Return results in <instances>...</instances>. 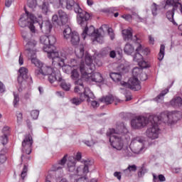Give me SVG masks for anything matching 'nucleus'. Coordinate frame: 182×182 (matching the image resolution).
I'll use <instances>...</instances> for the list:
<instances>
[{"label":"nucleus","instance_id":"f257e3e1","mask_svg":"<svg viewBox=\"0 0 182 182\" xmlns=\"http://www.w3.org/2000/svg\"><path fill=\"white\" fill-rule=\"evenodd\" d=\"M81 74L82 79L86 80V82H95L96 83H102L103 82V76L100 73H93L92 70H95V65L93 64V59L90 54L86 53L85 55V62L82 61L80 65V69L74 68L71 71L70 77L72 80L77 82Z\"/></svg>","mask_w":182,"mask_h":182},{"label":"nucleus","instance_id":"f03ea898","mask_svg":"<svg viewBox=\"0 0 182 182\" xmlns=\"http://www.w3.org/2000/svg\"><path fill=\"white\" fill-rule=\"evenodd\" d=\"M87 21L88 20H87L85 25L83 24L82 26V24H80V26L85 28L82 33L83 39H86V35H87L92 38L93 42L96 41L98 43H103V38L106 32L109 35L112 41L114 39V33L113 32L112 28H109L108 25L104 24L99 29L95 30L93 26L87 27Z\"/></svg>","mask_w":182,"mask_h":182},{"label":"nucleus","instance_id":"7ed1b4c3","mask_svg":"<svg viewBox=\"0 0 182 182\" xmlns=\"http://www.w3.org/2000/svg\"><path fill=\"white\" fill-rule=\"evenodd\" d=\"M129 134V129L124 125V123L121 122L117 124L115 129H109L107 132V136L109 137V143L116 150H122L123 149L124 142L123 137L127 139Z\"/></svg>","mask_w":182,"mask_h":182},{"label":"nucleus","instance_id":"20e7f679","mask_svg":"<svg viewBox=\"0 0 182 182\" xmlns=\"http://www.w3.org/2000/svg\"><path fill=\"white\" fill-rule=\"evenodd\" d=\"M43 50L47 53L48 59H52L53 65H56L60 68H66V66L75 68L76 66V60L71 59L69 60L68 55L65 53H58L56 50H50V48H43Z\"/></svg>","mask_w":182,"mask_h":182},{"label":"nucleus","instance_id":"39448f33","mask_svg":"<svg viewBox=\"0 0 182 182\" xmlns=\"http://www.w3.org/2000/svg\"><path fill=\"white\" fill-rule=\"evenodd\" d=\"M65 8L68 11L73 10L77 14V22L78 25H86L87 21L90 19V14L83 11L79 4L75 0H66Z\"/></svg>","mask_w":182,"mask_h":182},{"label":"nucleus","instance_id":"423d86ee","mask_svg":"<svg viewBox=\"0 0 182 182\" xmlns=\"http://www.w3.org/2000/svg\"><path fill=\"white\" fill-rule=\"evenodd\" d=\"M22 38L26 41V49L27 50V55L32 61V59H36V45L38 42L33 38L35 33L24 31L22 33Z\"/></svg>","mask_w":182,"mask_h":182},{"label":"nucleus","instance_id":"0eeeda50","mask_svg":"<svg viewBox=\"0 0 182 182\" xmlns=\"http://www.w3.org/2000/svg\"><path fill=\"white\" fill-rule=\"evenodd\" d=\"M149 120L151 126L146 131V137L151 140H156V139H159V134H160L159 124H160V122H162L161 119L159 116H149Z\"/></svg>","mask_w":182,"mask_h":182},{"label":"nucleus","instance_id":"6e6552de","mask_svg":"<svg viewBox=\"0 0 182 182\" xmlns=\"http://www.w3.org/2000/svg\"><path fill=\"white\" fill-rule=\"evenodd\" d=\"M35 23H36V17L26 10V14L21 15L18 20L19 26H21V28H26V26H28L31 33H36Z\"/></svg>","mask_w":182,"mask_h":182},{"label":"nucleus","instance_id":"1a4fd4ad","mask_svg":"<svg viewBox=\"0 0 182 182\" xmlns=\"http://www.w3.org/2000/svg\"><path fill=\"white\" fill-rule=\"evenodd\" d=\"M31 63L35 65L36 68H38V70H35V75L39 77V79L43 77V76L51 75V73H54L53 72L56 70V68H52L50 66L43 65L38 58H32Z\"/></svg>","mask_w":182,"mask_h":182},{"label":"nucleus","instance_id":"9d476101","mask_svg":"<svg viewBox=\"0 0 182 182\" xmlns=\"http://www.w3.org/2000/svg\"><path fill=\"white\" fill-rule=\"evenodd\" d=\"M163 123L173 124L182 119V112L180 111L164 112L159 115Z\"/></svg>","mask_w":182,"mask_h":182},{"label":"nucleus","instance_id":"9b49d317","mask_svg":"<svg viewBox=\"0 0 182 182\" xmlns=\"http://www.w3.org/2000/svg\"><path fill=\"white\" fill-rule=\"evenodd\" d=\"M131 151L134 154H141L146 151V140L141 136H136L133 138L130 144Z\"/></svg>","mask_w":182,"mask_h":182},{"label":"nucleus","instance_id":"f8f14e48","mask_svg":"<svg viewBox=\"0 0 182 182\" xmlns=\"http://www.w3.org/2000/svg\"><path fill=\"white\" fill-rule=\"evenodd\" d=\"M38 3L39 8L41 11L46 15L48 12H49V4L53 5L55 8H65V5L63 4L65 0H37Z\"/></svg>","mask_w":182,"mask_h":182},{"label":"nucleus","instance_id":"ddd939ff","mask_svg":"<svg viewBox=\"0 0 182 182\" xmlns=\"http://www.w3.org/2000/svg\"><path fill=\"white\" fill-rule=\"evenodd\" d=\"M63 36L64 39L70 41L72 45H79V42H80V37L79 36V33H77L76 31H72V28H70L69 26H67L64 29Z\"/></svg>","mask_w":182,"mask_h":182},{"label":"nucleus","instance_id":"4468645a","mask_svg":"<svg viewBox=\"0 0 182 182\" xmlns=\"http://www.w3.org/2000/svg\"><path fill=\"white\" fill-rule=\"evenodd\" d=\"M149 122L150 119L149 118H146L144 116H138L131 120V127L134 130H139L146 127Z\"/></svg>","mask_w":182,"mask_h":182},{"label":"nucleus","instance_id":"2eb2a0df","mask_svg":"<svg viewBox=\"0 0 182 182\" xmlns=\"http://www.w3.org/2000/svg\"><path fill=\"white\" fill-rule=\"evenodd\" d=\"M90 99H95V95H93V92L90 90V88H86L84 94H81L80 95V98L74 97L73 100H71V103L73 105H75L76 106H79L82 102H85V100H87V102L89 103L90 102Z\"/></svg>","mask_w":182,"mask_h":182},{"label":"nucleus","instance_id":"dca6fc26","mask_svg":"<svg viewBox=\"0 0 182 182\" xmlns=\"http://www.w3.org/2000/svg\"><path fill=\"white\" fill-rule=\"evenodd\" d=\"M121 85L122 86H124V87H127L132 90L138 91L141 89V85H140L139 78L134 77L129 78L127 82H121Z\"/></svg>","mask_w":182,"mask_h":182},{"label":"nucleus","instance_id":"f3484780","mask_svg":"<svg viewBox=\"0 0 182 182\" xmlns=\"http://www.w3.org/2000/svg\"><path fill=\"white\" fill-rule=\"evenodd\" d=\"M32 144H33L32 136H31V134H28L22 141L23 153H26V154H31V153H32Z\"/></svg>","mask_w":182,"mask_h":182},{"label":"nucleus","instance_id":"a211bd4d","mask_svg":"<svg viewBox=\"0 0 182 182\" xmlns=\"http://www.w3.org/2000/svg\"><path fill=\"white\" fill-rule=\"evenodd\" d=\"M40 43L44 45L43 48H50V46H53L56 43V37L53 35L50 36H41L40 37Z\"/></svg>","mask_w":182,"mask_h":182},{"label":"nucleus","instance_id":"6ab92c4d","mask_svg":"<svg viewBox=\"0 0 182 182\" xmlns=\"http://www.w3.org/2000/svg\"><path fill=\"white\" fill-rule=\"evenodd\" d=\"M135 54L133 57L134 62H136L137 63L140 62L143 59V55H149V48H143V46H141V44H138V46L136 47L135 50ZM142 53V55H141Z\"/></svg>","mask_w":182,"mask_h":182},{"label":"nucleus","instance_id":"aec40b11","mask_svg":"<svg viewBox=\"0 0 182 182\" xmlns=\"http://www.w3.org/2000/svg\"><path fill=\"white\" fill-rule=\"evenodd\" d=\"M36 23H38L42 32L50 33V31H52V23H50L49 20H38V18H36Z\"/></svg>","mask_w":182,"mask_h":182},{"label":"nucleus","instance_id":"412c9836","mask_svg":"<svg viewBox=\"0 0 182 182\" xmlns=\"http://www.w3.org/2000/svg\"><path fill=\"white\" fill-rule=\"evenodd\" d=\"M18 73L19 75L17 80L20 85H22V83L25 82L26 79L29 77V70L25 67H21L18 70Z\"/></svg>","mask_w":182,"mask_h":182},{"label":"nucleus","instance_id":"4be33fe9","mask_svg":"<svg viewBox=\"0 0 182 182\" xmlns=\"http://www.w3.org/2000/svg\"><path fill=\"white\" fill-rule=\"evenodd\" d=\"M80 159H82V154L80 152L77 153L75 158L73 156H70L69 158V161L68 163V171L70 173H73V171H75L76 160L79 161Z\"/></svg>","mask_w":182,"mask_h":182},{"label":"nucleus","instance_id":"5701e85b","mask_svg":"<svg viewBox=\"0 0 182 182\" xmlns=\"http://www.w3.org/2000/svg\"><path fill=\"white\" fill-rule=\"evenodd\" d=\"M62 82V75H60V71L55 68L53 73L48 74V81L50 83H53L54 82Z\"/></svg>","mask_w":182,"mask_h":182},{"label":"nucleus","instance_id":"b1692460","mask_svg":"<svg viewBox=\"0 0 182 182\" xmlns=\"http://www.w3.org/2000/svg\"><path fill=\"white\" fill-rule=\"evenodd\" d=\"M75 84L76 85L74 89L75 93H77L80 96H81V95H85L86 89H89V87H85L83 82H82V80L75 81Z\"/></svg>","mask_w":182,"mask_h":182},{"label":"nucleus","instance_id":"393cba45","mask_svg":"<svg viewBox=\"0 0 182 182\" xmlns=\"http://www.w3.org/2000/svg\"><path fill=\"white\" fill-rule=\"evenodd\" d=\"M122 37L124 41H137V37L136 36L133 38V32L132 28H128L122 31Z\"/></svg>","mask_w":182,"mask_h":182},{"label":"nucleus","instance_id":"a878e982","mask_svg":"<svg viewBox=\"0 0 182 182\" xmlns=\"http://www.w3.org/2000/svg\"><path fill=\"white\" fill-rule=\"evenodd\" d=\"M58 16L59 19L61 21V25H65L68 23V21H69V16L66 14L63 10L58 11Z\"/></svg>","mask_w":182,"mask_h":182},{"label":"nucleus","instance_id":"bb28decb","mask_svg":"<svg viewBox=\"0 0 182 182\" xmlns=\"http://www.w3.org/2000/svg\"><path fill=\"white\" fill-rule=\"evenodd\" d=\"M170 105L173 107H181L182 98L181 97H175L170 101Z\"/></svg>","mask_w":182,"mask_h":182},{"label":"nucleus","instance_id":"cd10ccee","mask_svg":"<svg viewBox=\"0 0 182 182\" xmlns=\"http://www.w3.org/2000/svg\"><path fill=\"white\" fill-rule=\"evenodd\" d=\"M122 153L123 157H127V158L133 157V156L134 155V152H133V151H132V149L130 148V145H129V147L126 146V147L123 148Z\"/></svg>","mask_w":182,"mask_h":182},{"label":"nucleus","instance_id":"c85d7f7f","mask_svg":"<svg viewBox=\"0 0 182 182\" xmlns=\"http://www.w3.org/2000/svg\"><path fill=\"white\" fill-rule=\"evenodd\" d=\"M75 53L78 59H82V58H83L85 55V47L83 46L76 47Z\"/></svg>","mask_w":182,"mask_h":182},{"label":"nucleus","instance_id":"c756f323","mask_svg":"<svg viewBox=\"0 0 182 182\" xmlns=\"http://www.w3.org/2000/svg\"><path fill=\"white\" fill-rule=\"evenodd\" d=\"M81 163H83L85 165L82 169L83 174H87V173H89V166L92 164V161H90L89 159H82Z\"/></svg>","mask_w":182,"mask_h":182},{"label":"nucleus","instance_id":"7c9ffc66","mask_svg":"<svg viewBox=\"0 0 182 182\" xmlns=\"http://www.w3.org/2000/svg\"><path fill=\"white\" fill-rule=\"evenodd\" d=\"M124 52L126 55H132L134 52V46L131 43H127L124 46Z\"/></svg>","mask_w":182,"mask_h":182},{"label":"nucleus","instance_id":"2f4dec72","mask_svg":"<svg viewBox=\"0 0 182 182\" xmlns=\"http://www.w3.org/2000/svg\"><path fill=\"white\" fill-rule=\"evenodd\" d=\"M166 18L170 22H172L173 25H176L177 26V23L174 21V12L172 9L166 12Z\"/></svg>","mask_w":182,"mask_h":182},{"label":"nucleus","instance_id":"473e14b6","mask_svg":"<svg viewBox=\"0 0 182 182\" xmlns=\"http://www.w3.org/2000/svg\"><path fill=\"white\" fill-rule=\"evenodd\" d=\"M39 6V3L38 2V0H27V6L31 9V11H33L36 6Z\"/></svg>","mask_w":182,"mask_h":182},{"label":"nucleus","instance_id":"72a5a7b5","mask_svg":"<svg viewBox=\"0 0 182 182\" xmlns=\"http://www.w3.org/2000/svg\"><path fill=\"white\" fill-rule=\"evenodd\" d=\"M109 76L114 82H120L122 80V74L120 73H111Z\"/></svg>","mask_w":182,"mask_h":182},{"label":"nucleus","instance_id":"f704fd0d","mask_svg":"<svg viewBox=\"0 0 182 182\" xmlns=\"http://www.w3.org/2000/svg\"><path fill=\"white\" fill-rule=\"evenodd\" d=\"M66 160V156H63V158L58 162V164L53 166V171H58V170H60V168H62L60 166H65Z\"/></svg>","mask_w":182,"mask_h":182},{"label":"nucleus","instance_id":"c9c22d12","mask_svg":"<svg viewBox=\"0 0 182 182\" xmlns=\"http://www.w3.org/2000/svg\"><path fill=\"white\" fill-rule=\"evenodd\" d=\"M114 100V97H113V95H112L104 97L101 100V101L103 102L104 103H106V105H112Z\"/></svg>","mask_w":182,"mask_h":182},{"label":"nucleus","instance_id":"e433bc0d","mask_svg":"<svg viewBox=\"0 0 182 182\" xmlns=\"http://www.w3.org/2000/svg\"><path fill=\"white\" fill-rule=\"evenodd\" d=\"M168 93V89L163 90L155 99V102H160L164 99V96Z\"/></svg>","mask_w":182,"mask_h":182},{"label":"nucleus","instance_id":"4c0bfd02","mask_svg":"<svg viewBox=\"0 0 182 182\" xmlns=\"http://www.w3.org/2000/svg\"><path fill=\"white\" fill-rule=\"evenodd\" d=\"M165 6L164 9H167V6H173L176 5L178 2H181V0H164Z\"/></svg>","mask_w":182,"mask_h":182},{"label":"nucleus","instance_id":"58836bf2","mask_svg":"<svg viewBox=\"0 0 182 182\" xmlns=\"http://www.w3.org/2000/svg\"><path fill=\"white\" fill-rule=\"evenodd\" d=\"M137 171V166L136 165H129L127 168L124 170V173L125 174H130L132 171Z\"/></svg>","mask_w":182,"mask_h":182},{"label":"nucleus","instance_id":"ea45409f","mask_svg":"<svg viewBox=\"0 0 182 182\" xmlns=\"http://www.w3.org/2000/svg\"><path fill=\"white\" fill-rule=\"evenodd\" d=\"M165 50H166V46L164 44H161L160 47L159 53V58H158L159 60H161L162 59L164 58Z\"/></svg>","mask_w":182,"mask_h":182},{"label":"nucleus","instance_id":"a19ab883","mask_svg":"<svg viewBox=\"0 0 182 182\" xmlns=\"http://www.w3.org/2000/svg\"><path fill=\"white\" fill-rule=\"evenodd\" d=\"M143 73V70L139 68H134L132 70V75L133 77H139V76H140V75H141V73Z\"/></svg>","mask_w":182,"mask_h":182},{"label":"nucleus","instance_id":"79ce46f5","mask_svg":"<svg viewBox=\"0 0 182 182\" xmlns=\"http://www.w3.org/2000/svg\"><path fill=\"white\" fill-rule=\"evenodd\" d=\"M14 95V100H13V105L14 106V107H18V106L19 105V95L13 92Z\"/></svg>","mask_w":182,"mask_h":182},{"label":"nucleus","instance_id":"37998d69","mask_svg":"<svg viewBox=\"0 0 182 182\" xmlns=\"http://www.w3.org/2000/svg\"><path fill=\"white\" fill-rule=\"evenodd\" d=\"M151 12L154 16H156L159 14V5L154 3L151 6Z\"/></svg>","mask_w":182,"mask_h":182},{"label":"nucleus","instance_id":"c03bdc74","mask_svg":"<svg viewBox=\"0 0 182 182\" xmlns=\"http://www.w3.org/2000/svg\"><path fill=\"white\" fill-rule=\"evenodd\" d=\"M26 176H28V166L24 165L21 173V177L22 180H25V177H26Z\"/></svg>","mask_w":182,"mask_h":182},{"label":"nucleus","instance_id":"a18cd8bd","mask_svg":"<svg viewBox=\"0 0 182 182\" xmlns=\"http://www.w3.org/2000/svg\"><path fill=\"white\" fill-rule=\"evenodd\" d=\"M60 87H62V89H63V90H65L66 92H69V90H70V85L68 82H61Z\"/></svg>","mask_w":182,"mask_h":182},{"label":"nucleus","instance_id":"49530a36","mask_svg":"<svg viewBox=\"0 0 182 182\" xmlns=\"http://www.w3.org/2000/svg\"><path fill=\"white\" fill-rule=\"evenodd\" d=\"M138 65L140 68H142V69H145L146 68H149V64L144 60L142 58L141 61L138 62Z\"/></svg>","mask_w":182,"mask_h":182},{"label":"nucleus","instance_id":"de8ad7c7","mask_svg":"<svg viewBox=\"0 0 182 182\" xmlns=\"http://www.w3.org/2000/svg\"><path fill=\"white\" fill-rule=\"evenodd\" d=\"M0 141H1V144H3L4 146H5V144H7V143H8V135L4 134V136H1L0 137Z\"/></svg>","mask_w":182,"mask_h":182},{"label":"nucleus","instance_id":"09e8293b","mask_svg":"<svg viewBox=\"0 0 182 182\" xmlns=\"http://www.w3.org/2000/svg\"><path fill=\"white\" fill-rule=\"evenodd\" d=\"M145 173H147V169L144 166H142L138 171V176L143 177Z\"/></svg>","mask_w":182,"mask_h":182},{"label":"nucleus","instance_id":"8fccbe9b","mask_svg":"<svg viewBox=\"0 0 182 182\" xmlns=\"http://www.w3.org/2000/svg\"><path fill=\"white\" fill-rule=\"evenodd\" d=\"M31 116L34 120H36L39 117V112L38 110H33L31 112Z\"/></svg>","mask_w":182,"mask_h":182},{"label":"nucleus","instance_id":"3c124183","mask_svg":"<svg viewBox=\"0 0 182 182\" xmlns=\"http://www.w3.org/2000/svg\"><path fill=\"white\" fill-rule=\"evenodd\" d=\"M138 77L140 80L144 82V80H147V74H146V73H141Z\"/></svg>","mask_w":182,"mask_h":182},{"label":"nucleus","instance_id":"603ef678","mask_svg":"<svg viewBox=\"0 0 182 182\" xmlns=\"http://www.w3.org/2000/svg\"><path fill=\"white\" fill-rule=\"evenodd\" d=\"M122 18H123L124 19H125V21H128V22H130V21H132V15L130 14H124L122 16Z\"/></svg>","mask_w":182,"mask_h":182},{"label":"nucleus","instance_id":"864d4df0","mask_svg":"<svg viewBox=\"0 0 182 182\" xmlns=\"http://www.w3.org/2000/svg\"><path fill=\"white\" fill-rule=\"evenodd\" d=\"M11 128L9 127L6 126L3 128V134L4 135L6 134L7 136H9V130Z\"/></svg>","mask_w":182,"mask_h":182},{"label":"nucleus","instance_id":"5fc2aeb1","mask_svg":"<svg viewBox=\"0 0 182 182\" xmlns=\"http://www.w3.org/2000/svg\"><path fill=\"white\" fill-rule=\"evenodd\" d=\"M76 182H88L87 178L86 177H81L76 180Z\"/></svg>","mask_w":182,"mask_h":182},{"label":"nucleus","instance_id":"6e6d98bb","mask_svg":"<svg viewBox=\"0 0 182 182\" xmlns=\"http://www.w3.org/2000/svg\"><path fill=\"white\" fill-rule=\"evenodd\" d=\"M15 0H6V3H5L6 6H7V8H9V6H11L12 5V3Z\"/></svg>","mask_w":182,"mask_h":182},{"label":"nucleus","instance_id":"4d7b16f0","mask_svg":"<svg viewBox=\"0 0 182 182\" xmlns=\"http://www.w3.org/2000/svg\"><path fill=\"white\" fill-rule=\"evenodd\" d=\"M6 161V156L4 154H0V163H5Z\"/></svg>","mask_w":182,"mask_h":182},{"label":"nucleus","instance_id":"13d9d810","mask_svg":"<svg viewBox=\"0 0 182 182\" xmlns=\"http://www.w3.org/2000/svg\"><path fill=\"white\" fill-rule=\"evenodd\" d=\"M172 173H176V174H178L179 173H181V168H172Z\"/></svg>","mask_w":182,"mask_h":182},{"label":"nucleus","instance_id":"bf43d9fd","mask_svg":"<svg viewBox=\"0 0 182 182\" xmlns=\"http://www.w3.org/2000/svg\"><path fill=\"white\" fill-rule=\"evenodd\" d=\"M91 106L94 108L95 107H99V102H97V101L93 100V101L91 102Z\"/></svg>","mask_w":182,"mask_h":182},{"label":"nucleus","instance_id":"052dcab7","mask_svg":"<svg viewBox=\"0 0 182 182\" xmlns=\"http://www.w3.org/2000/svg\"><path fill=\"white\" fill-rule=\"evenodd\" d=\"M18 63L21 65H23V55H22V54L19 55Z\"/></svg>","mask_w":182,"mask_h":182},{"label":"nucleus","instance_id":"680f3d73","mask_svg":"<svg viewBox=\"0 0 182 182\" xmlns=\"http://www.w3.org/2000/svg\"><path fill=\"white\" fill-rule=\"evenodd\" d=\"M0 92L1 93H4V92H5V85H4V83H2L0 81Z\"/></svg>","mask_w":182,"mask_h":182},{"label":"nucleus","instance_id":"e2e57ef3","mask_svg":"<svg viewBox=\"0 0 182 182\" xmlns=\"http://www.w3.org/2000/svg\"><path fill=\"white\" fill-rule=\"evenodd\" d=\"M114 176V177H117L118 180H122V175L120 174V172H115Z\"/></svg>","mask_w":182,"mask_h":182},{"label":"nucleus","instance_id":"0e129e2a","mask_svg":"<svg viewBox=\"0 0 182 182\" xmlns=\"http://www.w3.org/2000/svg\"><path fill=\"white\" fill-rule=\"evenodd\" d=\"M28 160H29V156L22 154L21 161H28Z\"/></svg>","mask_w":182,"mask_h":182},{"label":"nucleus","instance_id":"69168bd1","mask_svg":"<svg viewBox=\"0 0 182 182\" xmlns=\"http://www.w3.org/2000/svg\"><path fill=\"white\" fill-rule=\"evenodd\" d=\"M16 116H17L18 122H19L20 120H22V114L21 112H17Z\"/></svg>","mask_w":182,"mask_h":182},{"label":"nucleus","instance_id":"338daca9","mask_svg":"<svg viewBox=\"0 0 182 182\" xmlns=\"http://www.w3.org/2000/svg\"><path fill=\"white\" fill-rule=\"evenodd\" d=\"M149 43L151 45H154V38H153V36H149Z\"/></svg>","mask_w":182,"mask_h":182},{"label":"nucleus","instance_id":"774afa93","mask_svg":"<svg viewBox=\"0 0 182 182\" xmlns=\"http://www.w3.org/2000/svg\"><path fill=\"white\" fill-rule=\"evenodd\" d=\"M158 180L159 181H164L166 180V177L161 174L158 176Z\"/></svg>","mask_w":182,"mask_h":182}]
</instances>
